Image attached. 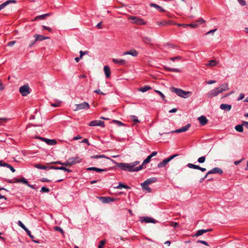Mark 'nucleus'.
Wrapping results in <instances>:
<instances>
[{"instance_id": "obj_14", "label": "nucleus", "mask_w": 248, "mask_h": 248, "mask_svg": "<svg viewBox=\"0 0 248 248\" xmlns=\"http://www.w3.org/2000/svg\"><path fill=\"white\" fill-rule=\"evenodd\" d=\"M223 173V170L219 168H214L213 169L209 170L207 174L218 173L221 174Z\"/></svg>"}, {"instance_id": "obj_9", "label": "nucleus", "mask_w": 248, "mask_h": 248, "mask_svg": "<svg viewBox=\"0 0 248 248\" xmlns=\"http://www.w3.org/2000/svg\"><path fill=\"white\" fill-rule=\"evenodd\" d=\"M89 126H100L101 127H105V123L103 121L100 120H94L91 121L89 124Z\"/></svg>"}, {"instance_id": "obj_23", "label": "nucleus", "mask_w": 248, "mask_h": 248, "mask_svg": "<svg viewBox=\"0 0 248 248\" xmlns=\"http://www.w3.org/2000/svg\"><path fill=\"white\" fill-rule=\"evenodd\" d=\"M218 62L215 60H212L205 64V65L208 67H214L218 64Z\"/></svg>"}, {"instance_id": "obj_58", "label": "nucleus", "mask_w": 248, "mask_h": 248, "mask_svg": "<svg viewBox=\"0 0 248 248\" xmlns=\"http://www.w3.org/2000/svg\"><path fill=\"white\" fill-rule=\"evenodd\" d=\"M42 27L43 28V29L44 30H47V31H49L50 32L52 31L51 29L50 28L48 27H47V26L43 25L42 26Z\"/></svg>"}, {"instance_id": "obj_46", "label": "nucleus", "mask_w": 248, "mask_h": 248, "mask_svg": "<svg viewBox=\"0 0 248 248\" xmlns=\"http://www.w3.org/2000/svg\"><path fill=\"white\" fill-rule=\"evenodd\" d=\"M20 183H22L24 184L28 185V181L24 177H22L21 178H20Z\"/></svg>"}, {"instance_id": "obj_3", "label": "nucleus", "mask_w": 248, "mask_h": 248, "mask_svg": "<svg viewBox=\"0 0 248 248\" xmlns=\"http://www.w3.org/2000/svg\"><path fill=\"white\" fill-rule=\"evenodd\" d=\"M171 92L175 93L177 95L184 98H186L191 94V92L189 91H185L181 89L176 88L174 87L170 88Z\"/></svg>"}, {"instance_id": "obj_63", "label": "nucleus", "mask_w": 248, "mask_h": 248, "mask_svg": "<svg viewBox=\"0 0 248 248\" xmlns=\"http://www.w3.org/2000/svg\"><path fill=\"white\" fill-rule=\"evenodd\" d=\"M79 53H80V56H79L80 58H82V56H83L84 54H85L87 53V51L83 52V51L81 50V51H80Z\"/></svg>"}, {"instance_id": "obj_40", "label": "nucleus", "mask_w": 248, "mask_h": 248, "mask_svg": "<svg viewBox=\"0 0 248 248\" xmlns=\"http://www.w3.org/2000/svg\"><path fill=\"white\" fill-rule=\"evenodd\" d=\"M205 156H201L198 159V162L200 163H203L205 161Z\"/></svg>"}, {"instance_id": "obj_38", "label": "nucleus", "mask_w": 248, "mask_h": 248, "mask_svg": "<svg viewBox=\"0 0 248 248\" xmlns=\"http://www.w3.org/2000/svg\"><path fill=\"white\" fill-rule=\"evenodd\" d=\"M143 40L144 43L146 44H150L151 42V38L148 37H144L143 38Z\"/></svg>"}, {"instance_id": "obj_6", "label": "nucleus", "mask_w": 248, "mask_h": 248, "mask_svg": "<svg viewBox=\"0 0 248 248\" xmlns=\"http://www.w3.org/2000/svg\"><path fill=\"white\" fill-rule=\"evenodd\" d=\"M90 105L89 103L86 102H84L81 104H76V108L74 109L75 111H77L81 109H87L89 108Z\"/></svg>"}, {"instance_id": "obj_34", "label": "nucleus", "mask_w": 248, "mask_h": 248, "mask_svg": "<svg viewBox=\"0 0 248 248\" xmlns=\"http://www.w3.org/2000/svg\"><path fill=\"white\" fill-rule=\"evenodd\" d=\"M151 88L148 86H144L143 87L140 88L139 90L142 93L147 92L149 90L151 89Z\"/></svg>"}, {"instance_id": "obj_53", "label": "nucleus", "mask_w": 248, "mask_h": 248, "mask_svg": "<svg viewBox=\"0 0 248 248\" xmlns=\"http://www.w3.org/2000/svg\"><path fill=\"white\" fill-rule=\"evenodd\" d=\"M240 4L242 6H245L246 5V2L245 0H237Z\"/></svg>"}, {"instance_id": "obj_10", "label": "nucleus", "mask_w": 248, "mask_h": 248, "mask_svg": "<svg viewBox=\"0 0 248 248\" xmlns=\"http://www.w3.org/2000/svg\"><path fill=\"white\" fill-rule=\"evenodd\" d=\"M98 198L103 203H108L116 201V199L109 197H98Z\"/></svg>"}, {"instance_id": "obj_16", "label": "nucleus", "mask_w": 248, "mask_h": 248, "mask_svg": "<svg viewBox=\"0 0 248 248\" xmlns=\"http://www.w3.org/2000/svg\"><path fill=\"white\" fill-rule=\"evenodd\" d=\"M34 38H35V41H42L46 39H49V37L45 36L42 35H39L37 34H35L33 36Z\"/></svg>"}, {"instance_id": "obj_56", "label": "nucleus", "mask_w": 248, "mask_h": 248, "mask_svg": "<svg viewBox=\"0 0 248 248\" xmlns=\"http://www.w3.org/2000/svg\"><path fill=\"white\" fill-rule=\"evenodd\" d=\"M17 224L22 229H23L25 227V226L20 220L18 221Z\"/></svg>"}, {"instance_id": "obj_62", "label": "nucleus", "mask_w": 248, "mask_h": 248, "mask_svg": "<svg viewBox=\"0 0 248 248\" xmlns=\"http://www.w3.org/2000/svg\"><path fill=\"white\" fill-rule=\"evenodd\" d=\"M94 92L96 93H98V94H102V95H104L105 94V93H103V92H102L99 89L95 90L94 91Z\"/></svg>"}, {"instance_id": "obj_47", "label": "nucleus", "mask_w": 248, "mask_h": 248, "mask_svg": "<svg viewBox=\"0 0 248 248\" xmlns=\"http://www.w3.org/2000/svg\"><path fill=\"white\" fill-rule=\"evenodd\" d=\"M54 229L55 231H59V232H60L62 233H63V232H64L63 231L62 229L61 228L59 227L55 226V227H54Z\"/></svg>"}, {"instance_id": "obj_7", "label": "nucleus", "mask_w": 248, "mask_h": 248, "mask_svg": "<svg viewBox=\"0 0 248 248\" xmlns=\"http://www.w3.org/2000/svg\"><path fill=\"white\" fill-rule=\"evenodd\" d=\"M28 85H24L19 88V91L22 96H25L30 93Z\"/></svg>"}, {"instance_id": "obj_48", "label": "nucleus", "mask_w": 248, "mask_h": 248, "mask_svg": "<svg viewBox=\"0 0 248 248\" xmlns=\"http://www.w3.org/2000/svg\"><path fill=\"white\" fill-rule=\"evenodd\" d=\"M9 119L7 118H0V124L2 123L7 122Z\"/></svg>"}, {"instance_id": "obj_64", "label": "nucleus", "mask_w": 248, "mask_h": 248, "mask_svg": "<svg viewBox=\"0 0 248 248\" xmlns=\"http://www.w3.org/2000/svg\"><path fill=\"white\" fill-rule=\"evenodd\" d=\"M171 226L173 227H176L179 226V224L178 223H176V222H172L171 223Z\"/></svg>"}, {"instance_id": "obj_51", "label": "nucleus", "mask_w": 248, "mask_h": 248, "mask_svg": "<svg viewBox=\"0 0 248 248\" xmlns=\"http://www.w3.org/2000/svg\"><path fill=\"white\" fill-rule=\"evenodd\" d=\"M188 27H190L193 28H195L198 26V24L196 23H192L190 24H187Z\"/></svg>"}, {"instance_id": "obj_11", "label": "nucleus", "mask_w": 248, "mask_h": 248, "mask_svg": "<svg viewBox=\"0 0 248 248\" xmlns=\"http://www.w3.org/2000/svg\"><path fill=\"white\" fill-rule=\"evenodd\" d=\"M191 125L190 124H187L186 126L182 127L181 128H179L174 131H172L168 133H181L186 131L190 127Z\"/></svg>"}, {"instance_id": "obj_29", "label": "nucleus", "mask_w": 248, "mask_h": 248, "mask_svg": "<svg viewBox=\"0 0 248 248\" xmlns=\"http://www.w3.org/2000/svg\"><path fill=\"white\" fill-rule=\"evenodd\" d=\"M114 188L116 189H122V188H124L125 189H129L130 188V187L122 183H119L118 186H114Z\"/></svg>"}, {"instance_id": "obj_30", "label": "nucleus", "mask_w": 248, "mask_h": 248, "mask_svg": "<svg viewBox=\"0 0 248 248\" xmlns=\"http://www.w3.org/2000/svg\"><path fill=\"white\" fill-rule=\"evenodd\" d=\"M141 186L142 188L145 191H146L148 193H151L152 192V190L151 188L148 186V185H144V183L141 184Z\"/></svg>"}, {"instance_id": "obj_33", "label": "nucleus", "mask_w": 248, "mask_h": 248, "mask_svg": "<svg viewBox=\"0 0 248 248\" xmlns=\"http://www.w3.org/2000/svg\"><path fill=\"white\" fill-rule=\"evenodd\" d=\"M243 124H238L235 126V129L239 132H242L243 131Z\"/></svg>"}, {"instance_id": "obj_61", "label": "nucleus", "mask_w": 248, "mask_h": 248, "mask_svg": "<svg viewBox=\"0 0 248 248\" xmlns=\"http://www.w3.org/2000/svg\"><path fill=\"white\" fill-rule=\"evenodd\" d=\"M245 97V95L243 93H241L239 95V97L238 98L237 100H241L243 99Z\"/></svg>"}, {"instance_id": "obj_25", "label": "nucleus", "mask_w": 248, "mask_h": 248, "mask_svg": "<svg viewBox=\"0 0 248 248\" xmlns=\"http://www.w3.org/2000/svg\"><path fill=\"white\" fill-rule=\"evenodd\" d=\"M50 169H54V170H63L65 171H67L68 172H70L72 171V170L68 168H66L64 167H54V166H51L50 167Z\"/></svg>"}, {"instance_id": "obj_43", "label": "nucleus", "mask_w": 248, "mask_h": 248, "mask_svg": "<svg viewBox=\"0 0 248 248\" xmlns=\"http://www.w3.org/2000/svg\"><path fill=\"white\" fill-rule=\"evenodd\" d=\"M131 120L135 122V123H139L140 121L138 119V117L136 116L132 115L131 116Z\"/></svg>"}, {"instance_id": "obj_20", "label": "nucleus", "mask_w": 248, "mask_h": 248, "mask_svg": "<svg viewBox=\"0 0 248 248\" xmlns=\"http://www.w3.org/2000/svg\"><path fill=\"white\" fill-rule=\"evenodd\" d=\"M104 71L106 78H109L110 76V68L108 65H105L104 67Z\"/></svg>"}, {"instance_id": "obj_15", "label": "nucleus", "mask_w": 248, "mask_h": 248, "mask_svg": "<svg viewBox=\"0 0 248 248\" xmlns=\"http://www.w3.org/2000/svg\"><path fill=\"white\" fill-rule=\"evenodd\" d=\"M16 0H8L5 2L0 4V11L4 9L6 6L11 3H16Z\"/></svg>"}, {"instance_id": "obj_37", "label": "nucleus", "mask_w": 248, "mask_h": 248, "mask_svg": "<svg viewBox=\"0 0 248 248\" xmlns=\"http://www.w3.org/2000/svg\"><path fill=\"white\" fill-rule=\"evenodd\" d=\"M50 15V13H47V14L42 15H40L39 16H37L36 19H44L45 17L48 16Z\"/></svg>"}, {"instance_id": "obj_27", "label": "nucleus", "mask_w": 248, "mask_h": 248, "mask_svg": "<svg viewBox=\"0 0 248 248\" xmlns=\"http://www.w3.org/2000/svg\"><path fill=\"white\" fill-rule=\"evenodd\" d=\"M87 170H95L98 172H101L103 171H106L107 170L106 169H99L96 167H90L87 169Z\"/></svg>"}, {"instance_id": "obj_52", "label": "nucleus", "mask_w": 248, "mask_h": 248, "mask_svg": "<svg viewBox=\"0 0 248 248\" xmlns=\"http://www.w3.org/2000/svg\"><path fill=\"white\" fill-rule=\"evenodd\" d=\"M198 243H202L205 246H209L208 244L207 243V242H206L205 241H203V240H198L197 241V242Z\"/></svg>"}, {"instance_id": "obj_26", "label": "nucleus", "mask_w": 248, "mask_h": 248, "mask_svg": "<svg viewBox=\"0 0 248 248\" xmlns=\"http://www.w3.org/2000/svg\"><path fill=\"white\" fill-rule=\"evenodd\" d=\"M220 108L222 110L229 111L232 108V106L226 104H222L220 106Z\"/></svg>"}, {"instance_id": "obj_45", "label": "nucleus", "mask_w": 248, "mask_h": 248, "mask_svg": "<svg viewBox=\"0 0 248 248\" xmlns=\"http://www.w3.org/2000/svg\"><path fill=\"white\" fill-rule=\"evenodd\" d=\"M41 191L42 192L47 193V192H49V189H48V188H47L46 187L43 186L41 188Z\"/></svg>"}, {"instance_id": "obj_35", "label": "nucleus", "mask_w": 248, "mask_h": 248, "mask_svg": "<svg viewBox=\"0 0 248 248\" xmlns=\"http://www.w3.org/2000/svg\"><path fill=\"white\" fill-rule=\"evenodd\" d=\"M151 158L152 157L150 155L148 156L147 157L143 160L142 164L140 166H142V167H143V165L150 162Z\"/></svg>"}, {"instance_id": "obj_22", "label": "nucleus", "mask_w": 248, "mask_h": 248, "mask_svg": "<svg viewBox=\"0 0 248 248\" xmlns=\"http://www.w3.org/2000/svg\"><path fill=\"white\" fill-rule=\"evenodd\" d=\"M69 159L71 162L72 163V165L78 163L81 160V159L78 156L71 157L69 158Z\"/></svg>"}, {"instance_id": "obj_5", "label": "nucleus", "mask_w": 248, "mask_h": 248, "mask_svg": "<svg viewBox=\"0 0 248 248\" xmlns=\"http://www.w3.org/2000/svg\"><path fill=\"white\" fill-rule=\"evenodd\" d=\"M178 155L175 154V155H171L169 157H168L167 158L164 159L162 162H160V163H159L158 164L157 167L159 168H160L165 167L169 162L171 161L174 157L177 156Z\"/></svg>"}, {"instance_id": "obj_44", "label": "nucleus", "mask_w": 248, "mask_h": 248, "mask_svg": "<svg viewBox=\"0 0 248 248\" xmlns=\"http://www.w3.org/2000/svg\"><path fill=\"white\" fill-rule=\"evenodd\" d=\"M156 24L159 26H165L167 25V22L166 21H158L156 22Z\"/></svg>"}, {"instance_id": "obj_28", "label": "nucleus", "mask_w": 248, "mask_h": 248, "mask_svg": "<svg viewBox=\"0 0 248 248\" xmlns=\"http://www.w3.org/2000/svg\"><path fill=\"white\" fill-rule=\"evenodd\" d=\"M150 5L151 7L155 8V9L159 10L161 12H164L165 11V10L162 7L156 4L151 3Z\"/></svg>"}, {"instance_id": "obj_32", "label": "nucleus", "mask_w": 248, "mask_h": 248, "mask_svg": "<svg viewBox=\"0 0 248 248\" xmlns=\"http://www.w3.org/2000/svg\"><path fill=\"white\" fill-rule=\"evenodd\" d=\"M91 157L92 158H93V159H99V158H107V159H109V158L107 157L106 156H105L104 155H94L91 156Z\"/></svg>"}, {"instance_id": "obj_31", "label": "nucleus", "mask_w": 248, "mask_h": 248, "mask_svg": "<svg viewBox=\"0 0 248 248\" xmlns=\"http://www.w3.org/2000/svg\"><path fill=\"white\" fill-rule=\"evenodd\" d=\"M164 68L167 71H170V72H178V73H179L181 72L180 70H179V69H177V68H172L168 67L167 66H164Z\"/></svg>"}, {"instance_id": "obj_4", "label": "nucleus", "mask_w": 248, "mask_h": 248, "mask_svg": "<svg viewBox=\"0 0 248 248\" xmlns=\"http://www.w3.org/2000/svg\"><path fill=\"white\" fill-rule=\"evenodd\" d=\"M129 20H132V23L137 25H145L146 22L144 21L142 18L135 16H130L128 17Z\"/></svg>"}, {"instance_id": "obj_36", "label": "nucleus", "mask_w": 248, "mask_h": 248, "mask_svg": "<svg viewBox=\"0 0 248 248\" xmlns=\"http://www.w3.org/2000/svg\"><path fill=\"white\" fill-rule=\"evenodd\" d=\"M34 167L37 169H42V170H46L47 168V167L45 166L44 165H42L40 164H35Z\"/></svg>"}, {"instance_id": "obj_41", "label": "nucleus", "mask_w": 248, "mask_h": 248, "mask_svg": "<svg viewBox=\"0 0 248 248\" xmlns=\"http://www.w3.org/2000/svg\"><path fill=\"white\" fill-rule=\"evenodd\" d=\"M61 101L57 100L55 103H52L51 106L54 107H57L60 106Z\"/></svg>"}, {"instance_id": "obj_59", "label": "nucleus", "mask_w": 248, "mask_h": 248, "mask_svg": "<svg viewBox=\"0 0 248 248\" xmlns=\"http://www.w3.org/2000/svg\"><path fill=\"white\" fill-rule=\"evenodd\" d=\"M15 43H16V41H11V42H10L8 43L7 46H12L14 45H15Z\"/></svg>"}, {"instance_id": "obj_24", "label": "nucleus", "mask_w": 248, "mask_h": 248, "mask_svg": "<svg viewBox=\"0 0 248 248\" xmlns=\"http://www.w3.org/2000/svg\"><path fill=\"white\" fill-rule=\"evenodd\" d=\"M157 181V178L156 177H152L147 179L145 181L144 183V185H150L152 183H155Z\"/></svg>"}, {"instance_id": "obj_13", "label": "nucleus", "mask_w": 248, "mask_h": 248, "mask_svg": "<svg viewBox=\"0 0 248 248\" xmlns=\"http://www.w3.org/2000/svg\"><path fill=\"white\" fill-rule=\"evenodd\" d=\"M140 220L141 222H144L145 223H155L156 222V220L155 219L148 217H143L142 218H141Z\"/></svg>"}, {"instance_id": "obj_2", "label": "nucleus", "mask_w": 248, "mask_h": 248, "mask_svg": "<svg viewBox=\"0 0 248 248\" xmlns=\"http://www.w3.org/2000/svg\"><path fill=\"white\" fill-rule=\"evenodd\" d=\"M229 85L228 83H224L221 84L219 87L216 88L206 94V96L209 98H212L217 96L219 94L223 92L229 90Z\"/></svg>"}, {"instance_id": "obj_1", "label": "nucleus", "mask_w": 248, "mask_h": 248, "mask_svg": "<svg viewBox=\"0 0 248 248\" xmlns=\"http://www.w3.org/2000/svg\"><path fill=\"white\" fill-rule=\"evenodd\" d=\"M139 164L140 161H136L130 163H119L117 164V167L124 171L135 172L138 171L143 169L142 166L136 167Z\"/></svg>"}, {"instance_id": "obj_50", "label": "nucleus", "mask_w": 248, "mask_h": 248, "mask_svg": "<svg viewBox=\"0 0 248 248\" xmlns=\"http://www.w3.org/2000/svg\"><path fill=\"white\" fill-rule=\"evenodd\" d=\"M155 91L156 93H157L158 94H159L163 99H164L165 96L162 93H161L160 91H158V90H155Z\"/></svg>"}, {"instance_id": "obj_60", "label": "nucleus", "mask_w": 248, "mask_h": 248, "mask_svg": "<svg viewBox=\"0 0 248 248\" xmlns=\"http://www.w3.org/2000/svg\"><path fill=\"white\" fill-rule=\"evenodd\" d=\"M216 82V81L214 80H210L206 81V83L207 84H210V85L215 83Z\"/></svg>"}, {"instance_id": "obj_18", "label": "nucleus", "mask_w": 248, "mask_h": 248, "mask_svg": "<svg viewBox=\"0 0 248 248\" xmlns=\"http://www.w3.org/2000/svg\"><path fill=\"white\" fill-rule=\"evenodd\" d=\"M112 61L114 63L119 65H124L126 63V61L124 59H113Z\"/></svg>"}, {"instance_id": "obj_54", "label": "nucleus", "mask_w": 248, "mask_h": 248, "mask_svg": "<svg viewBox=\"0 0 248 248\" xmlns=\"http://www.w3.org/2000/svg\"><path fill=\"white\" fill-rule=\"evenodd\" d=\"M182 59V57L181 56H176L175 57H173V58H171L170 59V60L172 61H174L175 60H181Z\"/></svg>"}, {"instance_id": "obj_19", "label": "nucleus", "mask_w": 248, "mask_h": 248, "mask_svg": "<svg viewBox=\"0 0 248 248\" xmlns=\"http://www.w3.org/2000/svg\"><path fill=\"white\" fill-rule=\"evenodd\" d=\"M211 229H202L198 230L197 232L193 235L194 237H198L199 236L202 235L204 233L207 232L209 231H211Z\"/></svg>"}, {"instance_id": "obj_49", "label": "nucleus", "mask_w": 248, "mask_h": 248, "mask_svg": "<svg viewBox=\"0 0 248 248\" xmlns=\"http://www.w3.org/2000/svg\"><path fill=\"white\" fill-rule=\"evenodd\" d=\"M112 122L117 124L119 126H122L124 125L123 123L117 120H113Z\"/></svg>"}, {"instance_id": "obj_42", "label": "nucleus", "mask_w": 248, "mask_h": 248, "mask_svg": "<svg viewBox=\"0 0 248 248\" xmlns=\"http://www.w3.org/2000/svg\"><path fill=\"white\" fill-rule=\"evenodd\" d=\"M9 166V164L5 163L2 160L0 161V166L6 167L8 168Z\"/></svg>"}, {"instance_id": "obj_21", "label": "nucleus", "mask_w": 248, "mask_h": 248, "mask_svg": "<svg viewBox=\"0 0 248 248\" xmlns=\"http://www.w3.org/2000/svg\"><path fill=\"white\" fill-rule=\"evenodd\" d=\"M198 120L202 125H205L208 122L207 118L204 116H201L198 118Z\"/></svg>"}, {"instance_id": "obj_12", "label": "nucleus", "mask_w": 248, "mask_h": 248, "mask_svg": "<svg viewBox=\"0 0 248 248\" xmlns=\"http://www.w3.org/2000/svg\"><path fill=\"white\" fill-rule=\"evenodd\" d=\"M187 166L190 169H197L201 170L202 172L206 171V169L204 168L201 167L200 166L194 165L192 163H188Z\"/></svg>"}, {"instance_id": "obj_55", "label": "nucleus", "mask_w": 248, "mask_h": 248, "mask_svg": "<svg viewBox=\"0 0 248 248\" xmlns=\"http://www.w3.org/2000/svg\"><path fill=\"white\" fill-rule=\"evenodd\" d=\"M105 241H101L100 242V244L98 246V248H103V247H104V245H105Z\"/></svg>"}, {"instance_id": "obj_39", "label": "nucleus", "mask_w": 248, "mask_h": 248, "mask_svg": "<svg viewBox=\"0 0 248 248\" xmlns=\"http://www.w3.org/2000/svg\"><path fill=\"white\" fill-rule=\"evenodd\" d=\"M62 165L66 166H71L72 165V163L70 161L69 158L65 162H63Z\"/></svg>"}, {"instance_id": "obj_57", "label": "nucleus", "mask_w": 248, "mask_h": 248, "mask_svg": "<svg viewBox=\"0 0 248 248\" xmlns=\"http://www.w3.org/2000/svg\"><path fill=\"white\" fill-rule=\"evenodd\" d=\"M244 159V158H242V159H241L240 160H237V161H235L234 162V164L235 165H238V164H239Z\"/></svg>"}, {"instance_id": "obj_8", "label": "nucleus", "mask_w": 248, "mask_h": 248, "mask_svg": "<svg viewBox=\"0 0 248 248\" xmlns=\"http://www.w3.org/2000/svg\"><path fill=\"white\" fill-rule=\"evenodd\" d=\"M38 139L49 145H54L57 144V141L55 140L48 139L43 137H38Z\"/></svg>"}, {"instance_id": "obj_17", "label": "nucleus", "mask_w": 248, "mask_h": 248, "mask_svg": "<svg viewBox=\"0 0 248 248\" xmlns=\"http://www.w3.org/2000/svg\"><path fill=\"white\" fill-rule=\"evenodd\" d=\"M126 55H131L134 57H137L138 55V52L137 50L135 49H131L130 51H125L122 54L123 56H124Z\"/></svg>"}]
</instances>
